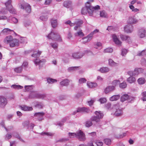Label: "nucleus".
<instances>
[{
	"mask_svg": "<svg viewBox=\"0 0 146 146\" xmlns=\"http://www.w3.org/2000/svg\"><path fill=\"white\" fill-rule=\"evenodd\" d=\"M84 55V53L82 52H79L72 54V57L75 59H80Z\"/></svg>",
	"mask_w": 146,
	"mask_h": 146,
	"instance_id": "1a4fd4ad",
	"label": "nucleus"
},
{
	"mask_svg": "<svg viewBox=\"0 0 146 146\" xmlns=\"http://www.w3.org/2000/svg\"><path fill=\"white\" fill-rule=\"evenodd\" d=\"M94 48H98L97 47H100L102 46V43L100 42H97L94 44Z\"/></svg>",
	"mask_w": 146,
	"mask_h": 146,
	"instance_id": "338daca9",
	"label": "nucleus"
},
{
	"mask_svg": "<svg viewBox=\"0 0 146 146\" xmlns=\"http://www.w3.org/2000/svg\"><path fill=\"white\" fill-rule=\"evenodd\" d=\"M138 22L137 20L132 17H129L127 21L128 23L131 24L136 23Z\"/></svg>",
	"mask_w": 146,
	"mask_h": 146,
	"instance_id": "412c9836",
	"label": "nucleus"
},
{
	"mask_svg": "<svg viewBox=\"0 0 146 146\" xmlns=\"http://www.w3.org/2000/svg\"><path fill=\"white\" fill-rule=\"evenodd\" d=\"M90 110L87 108L83 107L82 108H79L77 109V111L78 112H85L87 113L90 112Z\"/></svg>",
	"mask_w": 146,
	"mask_h": 146,
	"instance_id": "dca6fc26",
	"label": "nucleus"
},
{
	"mask_svg": "<svg viewBox=\"0 0 146 146\" xmlns=\"http://www.w3.org/2000/svg\"><path fill=\"white\" fill-rule=\"evenodd\" d=\"M13 135L14 137L18 139L22 142H25V141L21 138L18 134L17 132H14L13 133Z\"/></svg>",
	"mask_w": 146,
	"mask_h": 146,
	"instance_id": "c9c22d12",
	"label": "nucleus"
},
{
	"mask_svg": "<svg viewBox=\"0 0 146 146\" xmlns=\"http://www.w3.org/2000/svg\"><path fill=\"white\" fill-rule=\"evenodd\" d=\"M88 86L90 88L95 87L97 86V84L96 83L90 82L87 84Z\"/></svg>",
	"mask_w": 146,
	"mask_h": 146,
	"instance_id": "79ce46f5",
	"label": "nucleus"
},
{
	"mask_svg": "<svg viewBox=\"0 0 146 146\" xmlns=\"http://www.w3.org/2000/svg\"><path fill=\"white\" fill-rule=\"evenodd\" d=\"M101 104H103L106 103L107 102V100L105 98H101L98 100Z\"/></svg>",
	"mask_w": 146,
	"mask_h": 146,
	"instance_id": "c03bdc74",
	"label": "nucleus"
},
{
	"mask_svg": "<svg viewBox=\"0 0 146 146\" xmlns=\"http://www.w3.org/2000/svg\"><path fill=\"white\" fill-rule=\"evenodd\" d=\"M46 60L44 59H42L41 60L36 58V59L34 60L35 64L36 65H39V69H40L42 67L43 65L46 62Z\"/></svg>",
	"mask_w": 146,
	"mask_h": 146,
	"instance_id": "6e6552de",
	"label": "nucleus"
},
{
	"mask_svg": "<svg viewBox=\"0 0 146 146\" xmlns=\"http://www.w3.org/2000/svg\"><path fill=\"white\" fill-rule=\"evenodd\" d=\"M95 113L96 115V116L97 117L100 119L102 118L104 116L103 113L100 111H96L95 112Z\"/></svg>",
	"mask_w": 146,
	"mask_h": 146,
	"instance_id": "5701e85b",
	"label": "nucleus"
},
{
	"mask_svg": "<svg viewBox=\"0 0 146 146\" xmlns=\"http://www.w3.org/2000/svg\"><path fill=\"white\" fill-rule=\"evenodd\" d=\"M82 38L80 41L83 43L85 44L86 42L90 41L92 39V37H80Z\"/></svg>",
	"mask_w": 146,
	"mask_h": 146,
	"instance_id": "2eb2a0df",
	"label": "nucleus"
},
{
	"mask_svg": "<svg viewBox=\"0 0 146 146\" xmlns=\"http://www.w3.org/2000/svg\"><path fill=\"white\" fill-rule=\"evenodd\" d=\"M35 106L39 109H41L44 106V105L42 102H38L35 105Z\"/></svg>",
	"mask_w": 146,
	"mask_h": 146,
	"instance_id": "a19ab883",
	"label": "nucleus"
},
{
	"mask_svg": "<svg viewBox=\"0 0 146 146\" xmlns=\"http://www.w3.org/2000/svg\"><path fill=\"white\" fill-rule=\"evenodd\" d=\"M133 27L131 25H127L124 27V31L127 33L131 32L133 31Z\"/></svg>",
	"mask_w": 146,
	"mask_h": 146,
	"instance_id": "ddd939ff",
	"label": "nucleus"
},
{
	"mask_svg": "<svg viewBox=\"0 0 146 146\" xmlns=\"http://www.w3.org/2000/svg\"><path fill=\"white\" fill-rule=\"evenodd\" d=\"M115 90V87L114 86H108L105 89L104 92L106 94H107Z\"/></svg>",
	"mask_w": 146,
	"mask_h": 146,
	"instance_id": "f8f14e48",
	"label": "nucleus"
},
{
	"mask_svg": "<svg viewBox=\"0 0 146 146\" xmlns=\"http://www.w3.org/2000/svg\"><path fill=\"white\" fill-rule=\"evenodd\" d=\"M122 40H125L126 41L129 43L131 42L130 37H121Z\"/></svg>",
	"mask_w": 146,
	"mask_h": 146,
	"instance_id": "e433bc0d",
	"label": "nucleus"
},
{
	"mask_svg": "<svg viewBox=\"0 0 146 146\" xmlns=\"http://www.w3.org/2000/svg\"><path fill=\"white\" fill-rule=\"evenodd\" d=\"M127 86V84L125 82H123L119 84V87L121 88H125Z\"/></svg>",
	"mask_w": 146,
	"mask_h": 146,
	"instance_id": "603ef678",
	"label": "nucleus"
},
{
	"mask_svg": "<svg viewBox=\"0 0 146 146\" xmlns=\"http://www.w3.org/2000/svg\"><path fill=\"white\" fill-rule=\"evenodd\" d=\"M68 140H69V139L68 138H62V139H60L57 140L56 141V142L57 143L61 142H63L67 141Z\"/></svg>",
	"mask_w": 146,
	"mask_h": 146,
	"instance_id": "680f3d73",
	"label": "nucleus"
},
{
	"mask_svg": "<svg viewBox=\"0 0 146 146\" xmlns=\"http://www.w3.org/2000/svg\"><path fill=\"white\" fill-rule=\"evenodd\" d=\"M21 109L22 110L25 111H30L33 110V108L31 107L24 106L23 107L21 106Z\"/></svg>",
	"mask_w": 146,
	"mask_h": 146,
	"instance_id": "bb28decb",
	"label": "nucleus"
},
{
	"mask_svg": "<svg viewBox=\"0 0 146 146\" xmlns=\"http://www.w3.org/2000/svg\"><path fill=\"white\" fill-rule=\"evenodd\" d=\"M105 107L107 110H111L114 108V105L112 106L111 103H108L105 105Z\"/></svg>",
	"mask_w": 146,
	"mask_h": 146,
	"instance_id": "aec40b11",
	"label": "nucleus"
},
{
	"mask_svg": "<svg viewBox=\"0 0 146 146\" xmlns=\"http://www.w3.org/2000/svg\"><path fill=\"white\" fill-rule=\"evenodd\" d=\"M12 2L11 0H8L5 3V5L6 9L10 13L13 14H15L16 12L11 4Z\"/></svg>",
	"mask_w": 146,
	"mask_h": 146,
	"instance_id": "7ed1b4c3",
	"label": "nucleus"
},
{
	"mask_svg": "<svg viewBox=\"0 0 146 146\" xmlns=\"http://www.w3.org/2000/svg\"><path fill=\"white\" fill-rule=\"evenodd\" d=\"M133 73L131 72H128V74L131 76L129 77L128 78L127 80V81L129 83L131 84L134 82L136 80L135 78L131 76Z\"/></svg>",
	"mask_w": 146,
	"mask_h": 146,
	"instance_id": "9d476101",
	"label": "nucleus"
},
{
	"mask_svg": "<svg viewBox=\"0 0 146 146\" xmlns=\"http://www.w3.org/2000/svg\"><path fill=\"white\" fill-rule=\"evenodd\" d=\"M7 10L6 8H2L1 10V12L2 14H6L7 12Z\"/></svg>",
	"mask_w": 146,
	"mask_h": 146,
	"instance_id": "0e129e2a",
	"label": "nucleus"
},
{
	"mask_svg": "<svg viewBox=\"0 0 146 146\" xmlns=\"http://www.w3.org/2000/svg\"><path fill=\"white\" fill-rule=\"evenodd\" d=\"M113 40L115 44L117 45L120 46L121 45V42L120 41L117 37H113Z\"/></svg>",
	"mask_w": 146,
	"mask_h": 146,
	"instance_id": "4be33fe9",
	"label": "nucleus"
},
{
	"mask_svg": "<svg viewBox=\"0 0 146 146\" xmlns=\"http://www.w3.org/2000/svg\"><path fill=\"white\" fill-rule=\"evenodd\" d=\"M95 143L97 146H102L103 145V143L100 141H96Z\"/></svg>",
	"mask_w": 146,
	"mask_h": 146,
	"instance_id": "774afa93",
	"label": "nucleus"
},
{
	"mask_svg": "<svg viewBox=\"0 0 146 146\" xmlns=\"http://www.w3.org/2000/svg\"><path fill=\"white\" fill-rule=\"evenodd\" d=\"M51 22L52 27L53 28H56L58 25L56 19H51Z\"/></svg>",
	"mask_w": 146,
	"mask_h": 146,
	"instance_id": "c756f323",
	"label": "nucleus"
},
{
	"mask_svg": "<svg viewBox=\"0 0 146 146\" xmlns=\"http://www.w3.org/2000/svg\"><path fill=\"white\" fill-rule=\"evenodd\" d=\"M130 97L127 94H124L121 96V101L123 102L127 100H129Z\"/></svg>",
	"mask_w": 146,
	"mask_h": 146,
	"instance_id": "b1692460",
	"label": "nucleus"
},
{
	"mask_svg": "<svg viewBox=\"0 0 146 146\" xmlns=\"http://www.w3.org/2000/svg\"><path fill=\"white\" fill-rule=\"evenodd\" d=\"M145 80L143 78H139L137 80V82L140 84H143L145 82Z\"/></svg>",
	"mask_w": 146,
	"mask_h": 146,
	"instance_id": "f704fd0d",
	"label": "nucleus"
},
{
	"mask_svg": "<svg viewBox=\"0 0 146 146\" xmlns=\"http://www.w3.org/2000/svg\"><path fill=\"white\" fill-rule=\"evenodd\" d=\"M48 18L47 16L42 15L40 17V18L42 21H46L47 20Z\"/></svg>",
	"mask_w": 146,
	"mask_h": 146,
	"instance_id": "5fc2aeb1",
	"label": "nucleus"
},
{
	"mask_svg": "<svg viewBox=\"0 0 146 146\" xmlns=\"http://www.w3.org/2000/svg\"><path fill=\"white\" fill-rule=\"evenodd\" d=\"M50 46L54 49L57 48L58 46V44L57 43H51Z\"/></svg>",
	"mask_w": 146,
	"mask_h": 146,
	"instance_id": "052dcab7",
	"label": "nucleus"
},
{
	"mask_svg": "<svg viewBox=\"0 0 146 146\" xmlns=\"http://www.w3.org/2000/svg\"><path fill=\"white\" fill-rule=\"evenodd\" d=\"M143 69L142 68H135L133 73L132 74V76H134L136 74H138L139 73L143 72Z\"/></svg>",
	"mask_w": 146,
	"mask_h": 146,
	"instance_id": "f3484780",
	"label": "nucleus"
},
{
	"mask_svg": "<svg viewBox=\"0 0 146 146\" xmlns=\"http://www.w3.org/2000/svg\"><path fill=\"white\" fill-rule=\"evenodd\" d=\"M100 71L102 73H106L109 71V69L107 67H103L100 68Z\"/></svg>",
	"mask_w": 146,
	"mask_h": 146,
	"instance_id": "4c0bfd02",
	"label": "nucleus"
},
{
	"mask_svg": "<svg viewBox=\"0 0 146 146\" xmlns=\"http://www.w3.org/2000/svg\"><path fill=\"white\" fill-rule=\"evenodd\" d=\"M109 64L110 66L114 67L117 66L118 64L114 62L112 59H110L109 60Z\"/></svg>",
	"mask_w": 146,
	"mask_h": 146,
	"instance_id": "393cba45",
	"label": "nucleus"
},
{
	"mask_svg": "<svg viewBox=\"0 0 146 146\" xmlns=\"http://www.w3.org/2000/svg\"><path fill=\"white\" fill-rule=\"evenodd\" d=\"M29 98V99L43 98L44 96L42 94L37 93L36 92L32 91L30 94Z\"/></svg>",
	"mask_w": 146,
	"mask_h": 146,
	"instance_id": "20e7f679",
	"label": "nucleus"
},
{
	"mask_svg": "<svg viewBox=\"0 0 146 146\" xmlns=\"http://www.w3.org/2000/svg\"><path fill=\"white\" fill-rule=\"evenodd\" d=\"M83 23V21L79 19H76L74 23H72L71 21L68 20L65 22V24L67 25H69L70 26H74L75 25H76L74 27V29L76 30H78V28Z\"/></svg>",
	"mask_w": 146,
	"mask_h": 146,
	"instance_id": "f03ea898",
	"label": "nucleus"
},
{
	"mask_svg": "<svg viewBox=\"0 0 146 146\" xmlns=\"http://www.w3.org/2000/svg\"><path fill=\"white\" fill-rule=\"evenodd\" d=\"M29 121H26L23 123V125L24 127H27L29 128Z\"/></svg>",
	"mask_w": 146,
	"mask_h": 146,
	"instance_id": "bf43d9fd",
	"label": "nucleus"
},
{
	"mask_svg": "<svg viewBox=\"0 0 146 146\" xmlns=\"http://www.w3.org/2000/svg\"><path fill=\"white\" fill-rule=\"evenodd\" d=\"M86 80L84 78H81L79 80V82L80 84H82L86 82Z\"/></svg>",
	"mask_w": 146,
	"mask_h": 146,
	"instance_id": "69168bd1",
	"label": "nucleus"
},
{
	"mask_svg": "<svg viewBox=\"0 0 146 146\" xmlns=\"http://www.w3.org/2000/svg\"><path fill=\"white\" fill-rule=\"evenodd\" d=\"M8 103L6 98L3 96H0V107L4 108Z\"/></svg>",
	"mask_w": 146,
	"mask_h": 146,
	"instance_id": "0eeeda50",
	"label": "nucleus"
},
{
	"mask_svg": "<svg viewBox=\"0 0 146 146\" xmlns=\"http://www.w3.org/2000/svg\"><path fill=\"white\" fill-rule=\"evenodd\" d=\"M44 115V113L43 112H39L35 113L34 114L35 117H37V119L39 121H41L43 119V117Z\"/></svg>",
	"mask_w": 146,
	"mask_h": 146,
	"instance_id": "9b49d317",
	"label": "nucleus"
},
{
	"mask_svg": "<svg viewBox=\"0 0 146 146\" xmlns=\"http://www.w3.org/2000/svg\"><path fill=\"white\" fill-rule=\"evenodd\" d=\"M139 34L140 36H146V31L144 29H141L139 31Z\"/></svg>",
	"mask_w": 146,
	"mask_h": 146,
	"instance_id": "473e14b6",
	"label": "nucleus"
},
{
	"mask_svg": "<svg viewBox=\"0 0 146 146\" xmlns=\"http://www.w3.org/2000/svg\"><path fill=\"white\" fill-rule=\"evenodd\" d=\"M120 96L119 95H113L110 98V100L112 101L117 100L119 99Z\"/></svg>",
	"mask_w": 146,
	"mask_h": 146,
	"instance_id": "cd10ccee",
	"label": "nucleus"
},
{
	"mask_svg": "<svg viewBox=\"0 0 146 146\" xmlns=\"http://www.w3.org/2000/svg\"><path fill=\"white\" fill-rule=\"evenodd\" d=\"M141 64L143 66H146V60L144 58H142L141 61Z\"/></svg>",
	"mask_w": 146,
	"mask_h": 146,
	"instance_id": "864d4df0",
	"label": "nucleus"
},
{
	"mask_svg": "<svg viewBox=\"0 0 146 146\" xmlns=\"http://www.w3.org/2000/svg\"><path fill=\"white\" fill-rule=\"evenodd\" d=\"M113 49L111 48H108L104 50V52L105 53L111 52H113Z\"/></svg>",
	"mask_w": 146,
	"mask_h": 146,
	"instance_id": "3c124183",
	"label": "nucleus"
},
{
	"mask_svg": "<svg viewBox=\"0 0 146 146\" xmlns=\"http://www.w3.org/2000/svg\"><path fill=\"white\" fill-rule=\"evenodd\" d=\"M146 50H142L141 52H139L138 54L137 55L139 56H145L146 54Z\"/></svg>",
	"mask_w": 146,
	"mask_h": 146,
	"instance_id": "13d9d810",
	"label": "nucleus"
},
{
	"mask_svg": "<svg viewBox=\"0 0 146 146\" xmlns=\"http://www.w3.org/2000/svg\"><path fill=\"white\" fill-rule=\"evenodd\" d=\"M100 16L102 17H107V14L104 11L100 12Z\"/></svg>",
	"mask_w": 146,
	"mask_h": 146,
	"instance_id": "49530a36",
	"label": "nucleus"
},
{
	"mask_svg": "<svg viewBox=\"0 0 146 146\" xmlns=\"http://www.w3.org/2000/svg\"><path fill=\"white\" fill-rule=\"evenodd\" d=\"M41 53L42 52L41 51H39V50L35 51L34 52V53L32 54L31 56L35 58L38 57L40 56Z\"/></svg>",
	"mask_w": 146,
	"mask_h": 146,
	"instance_id": "a878e982",
	"label": "nucleus"
},
{
	"mask_svg": "<svg viewBox=\"0 0 146 146\" xmlns=\"http://www.w3.org/2000/svg\"><path fill=\"white\" fill-rule=\"evenodd\" d=\"M120 82L119 80H115L113 81L112 84L113 86H116L119 84Z\"/></svg>",
	"mask_w": 146,
	"mask_h": 146,
	"instance_id": "e2e57ef3",
	"label": "nucleus"
},
{
	"mask_svg": "<svg viewBox=\"0 0 146 146\" xmlns=\"http://www.w3.org/2000/svg\"><path fill=\"white\" fill-rule=\"evenodd\" d=\"M79 67V66L70 67L68 68L67 70L68 72H72L76 70Z\"/></svg>",
	"mask_w": 146,
	"mask_h": 146,
	"instance_id": "2f4dec72",
	"label": "nucleus"
},
{
	"mask_svg": "<svg viewBox=\"0 0 146 146\" xmlns=\"http://www.w3.org/2000/svg\"><path fill=\"white\" fill-rule=\"evenodd\" d=\"M90 120L91 121H95L96 123H97L99 122L100 119L96 116H93L91 117L90 119Z\"/></svg>",
	"mask_w": 146,
	"mask_h": 146,
	"instance_id": "7c9ffc66",
	"label": "nucleus"
},
{
	"mask_svg": "<svg viewBox=\"0 0 146 146\" xmlns=\"http://www.w3.org/2000/svg\"><path fill=\"white\" fill-rule=\"evenodd\" d=\"M128 52L127 50L125 48H123L121 50V55L123 56H125Z\"/></svg>",
	"mask_w": 146,
	"mask_h": 146,
	"instance_id": "de8ad7c7",
	"label": "nucleus"
},
{
	"mask_svg": "<svg viewBox=\"0 0 146 146\" xmlns=\"http://www.w3.org/2000/svg\"><path fill=\"white\" fill-rule=\"evenodd\" d=\"M69 81L67 79L63 80L60 82V85L62 86H67L69 84Z\"/></svg>",
	"mask_w": 146,
	"mask_h": 146,
	"instance_id": "a211bd4d",
	"label": "nucleus"
},
{
	"mask_svg": "<svg viewBox=\"0 0 146 146\" xmlns=\"http://www.w3.org/2000/svg\"><path fill=\"white\" fill-rule=\"evenodd\" d=\"M72 3L71 1H65L63 4L64 6L66 8H68L71 7Z\"/></svg>",
	"mask_w": 146,
	"mask_h": 146,
	"instance_id": "c85d7f7f",
	"label": "nucleus"
},
{
	"mask_svg": "<svg viewBox=\"0 0 146 146\" xmlns=\"http://www.w3.org/2000/svg\"><path fill=\"white\" fill-rule=\"evenodd\" d=\"M58 33L53 32H51L47 36H58Z\"/></svg>",
	"mask_w": 146,
	"mask_h": 146,
	"instance_id": "6e6d98bb",
	"label": "nucleus"
},
{
	"mask_svg": "<svg viewBox=\"0 0 146 146\" xmlns=\"http://www.w3.org/2000/svg\"><path fill=\"white\" fill-rule=\"evenodd\" d=\"M86 7L87 8V11L89 15L91 16H92L94 12V10L93 9L92 7V6H88L86 5Z\"/></svg>",
	"mask_w": 146,
	"mask_h": 146,
	"instance_id": "4468645a",
	"label": "nucleus"
},
{
	"mask_svg": "<svg viewBox=\"0 0 146 146\" xmlns=\"http://www.w3.org/2000/svg\"><path fill=\"white\" fill-rule=\"evenodd\" d=\"M11 87L15 89H19L22 88L23 87L19 85L15 84L11 86Z\"/></svg>",
	"mask_w": 146,
	"mask_h": 146,
	"instance_id": "58836bf2",
	"label": "nucleus"
},
{
	"mask_svg": "<svg viewBox=\"0 0 146 146\" xmlns=\"http://www.w3.org/2000/svg\"><path fill=\"white\" fill-rule=\"evenodd\" d=\"M76 137L81 141H84L86 139L85 135L81 130L76 132Z\"/></svg>",
	"mask_w": 146,
	"mask_h": 146,
	"instance_id": "423d86ee",
	"label": "nucleus"
},
{
	"mask_svg": "<svg viewBox=\"0 0 146 146\" xmlns=\"http://www.w3.org/2000/svg\"><path fill=\"white\" fill-rule=\"evenodd\" d=\"M25 9L27 13H29L31 11V7L29 4L28 3L26 4L25 5Z\"/></svg>",
	"mask_w": 146,
	"mask_h": 146,
	"instance_id": "72a5a7b5",
	"label": "nucleus"
},
{
	"mask_svg": "<svg viewBox=\"0 0 146 146\" xmlns=\"http://www.w3.org/2000/svg\"><path fill=\"white\" fill-rule=\"evenodd\" d=\"M2 32L3 33H8L9 32H11V33H12L13 34H15L14 35H15L16 36H17V34L16 33L13 31V30H11L8 28H5L2 31Z\"/></svg>",
	"mask_w": 146,
	"mask_h": 146,
	"instance_id": "6ab92c4d",
	"label": "nucleus"
},
{
	"mask_svg": "<svg viewBox=\"0 0 146 146\" xmlns=\"http://www.w3.org/2000/svg\"><path fill=\"white\" fill-rule=\"evenodd\" d=\"M4 41L5 43L9 44L11 47L17 46L19 45V41L17 39H13L12 37H6Z\"/></svg>",
	"mask_w": 146,
	"mask_h": 146,
	"instance_id": "f257e3e1",
	"label": "nucleus"
},
{
	"mask_svg": "<svg viewBox=\"0 0 146 146\" xmlns=\"http://www.w3.org/2000/svg\"><path fill=\"white\" fill-rule=\"evenodd\" d=\"M76 36H84V34L82 32V30H80L79 31L75 33Z\"/></svg>",
	"mask_w": 146,
	"mask_h": 146,
	"instance_id": "09e8293b",
	"label": "nucleus"
},
{
	"mask_svg": "<svg viewBox=\"0 0 146 146\" xmlns=\"http://www.w3.org/2000/svg\"><path fill=\"white\" fill-rule=\"evenodd\" d=\"M119 104H117L114 105V109H116V111L114 115L116 116H121L123 114L122 108H119Z\"/></svg>",
	"mask_w": 146,
	"mask_h": 146,
	"instance_id": "39448f33",
	"label": "nucleus"
},
{
	"mask_svg": "<svg viewBox=\"0 0 146 146\" xmlns=\"http://www.w3.org/2000/svg\"><path fill=\"white\" fill-rule=\"evenodd\" d=\"M47 82L50 84H52L57 82V80L55 79H53L48 78L47 79Z\"/></svg>",
	"mask_w": 146,
	"mask_h": 146,
	"instance_id": "37998d69",
	"label": "nucleus"
},
{
	"mask_svg": "<svg viewBox=\"0 0 146 146\" xmlns=\"http://www.w3.org/2000/svg\"><path fill=\"white\" fill-rule=\"evenodd\" d=\"M22 70V68L21 66L15 68L14 69L15 71L17 73H21Z\"/></svg>",
	"mask_w": 146,
	"mask_h": 146,
	"instance_id": "a18cd8bd",
	"label": "nucleus"
},
{
	"mask_svg": "<svg viewBox=\"0 0 146 146\" xmlns=\"http://www.w3.org/2000/svg\"><path fill=\"white\" fill-rule=\"evenodd\" d=\"M104 143L106 145H109L111 143V140L109 139H105L104 140Z\"/></svg>",
	"mask_w": 146,
	"mask_h": 146,
	"instance_id": "8fccbe9b",
	"label": "nucleus"
},
{
	"mask_svg": "<svg viewBox=\"0 0 146 146\" xmlns=\"http://www.w3.org/2000/svg\"><path fill=\"white\" fill-rule=\"evenodd\" d=\"M142 100L143 101H146V92H144L142 93Z\"/></svg>",
	"mask_w": 146,
	"mask_h": 146,
	"instance_id": "4d7b16f0",
	"label": "nucleus"
},
{
	"mask_svg": "<svg viewBox=\"0 0 146 146\" xmlns=\"http://www.w3.org/2000/svg\"><path fill=\"white\" fill-rule=\"evenodd\" d=\"M93 125L92 121L91 120H88L86 121L85 123V125L86 127H89L92 126Z\"/></svg>",
	"mask_w": 146,
	"mask_h": 146,
	"instance_id": "ea45409f",
	"label": "nucleus"
}]
</instances>
